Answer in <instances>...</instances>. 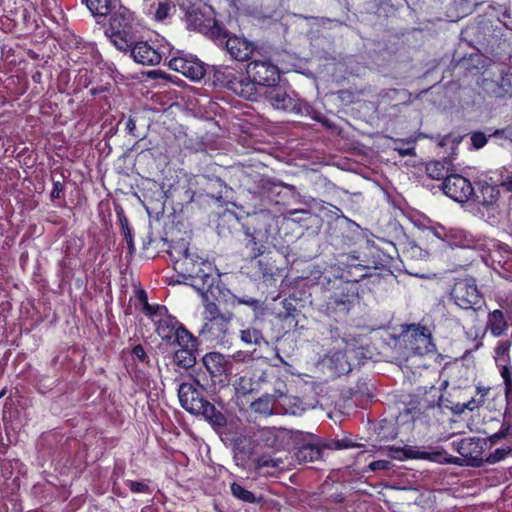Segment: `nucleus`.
<instances>
[{
	"label": "nucleus",
	"instance_id": "1",
	"mask_svg": "<svg viewBox=\"0 0 512 512\" xmlns=\"http://www.w3.org/2000/svg\"><path fill=\"white\" fill-rule=\"evenodd\" d=\"M132 22L133 13L126 7L120 6L111 12L109 26L105 34L121 51H128L135 41Z\"/></svg>",
	"mask_w": 512,
	"mask_h": 512
},
{
	"label": "nucleus",
	"instance_id": "2",
	"mask_svg": "<svg viewBox=\"0 0 512 512\" xmlns=\"http://www.w3.org/2000/svg\"><path fill=\"white\" fill-rule=\"evenodd\" d=\"M358 301V291L353 282L340 283L325 301L324 312L335 320L347 316L352 307Z\"/></svg>",
	"mask_w": 512,
	"mask_h": 512
},
{
	"label": "nucleus",
	"instance_id": "3",
	"mask_svg": "<svg viewBox=\"0 0 512 512\" xmlns=\"http://www.w3.org/2000/svg\"><path fill=\"white\" fill-rule=\"evenodd\" d=\"M205 388L196 379L191 382H183L178 388V397L183 409L197 415L209 401L205 398Z\"/></svg>",
	"mask_w": 512,
	"mask_h": 512
},
{
	"label": "nucleus",
	"instance_id": "4",
	"mask_svg": "<svg viewBox=\"0 0 512 512\" xmlns=\"http://www.w3.org/2000/svg\"><path fill=\"white\" fill-rule=\"evenodd\" d=\"M451 296L462 309L474 308L481 301L476 281L472 277L458 279L451 290Z\"/></svg>",
	"mask_w": 512,
	"mask_h": 512
},
{
	"label": "nucleus",
	"instance_id": "5",
	"mask_svg": "<svg viewBox=\"0 0 512 512\" xmlns=\"http://www.w3.org/2000/svg\"><path fill=\"white\" fill-rule=\"evenodd\" d=\"M248 77L258 86L270 87L280 80L279 69L266 59H254L247 65Z\"/></svg>",
	"mask_w": 512,
	"mask_h": 512
},
{
	"label": "nucleus",
	"instance_id": "6",
	"mask_svg": "<svg viewBox=\"0 0 512 512\" xmlns=\"http://www.w3.org/2000/svg\"><path fill=\"white\" fill-rule=\"evenodd\" d=\"M443 192L459 203H465L474 195V188L471 182L459 174H452L445 178L442 183Z\"/></svg>",
	"mask_w": 512,
	"mask_h": 512
},
{
	"label": "nucleus",
	"instance_id": "7",
	"mask_svg": "<svg viewBox=\"0 0 512 512\" xmlns=\"http://www.w3.org/2000/svg\"><path fill=\"white\" fill-rule=\"evenodd\" d=\"M171 257L174 260V269L183 277L190 278L193 275H197L199 272V266L201 259L189 252L185 245L175 246L170 251Z\"/></svg>",
	"mask_w": 512,
	"mask_h": 512
},
{
	"label": "nucleus",
	"instance_id": "8",
	"mask_svg": "<svg viewBox=\"0 0 512 512\" xmlns=\"http://www.w3.org/2000/svg\"><path fill=\"white\" fill-rule=\"evenodd\" d=\"M482 90L497 99H507L512 97V70H502L496 78H483L481 82Z\"/></svg>",
	"mask_w": 512,
	"mask_h": 512
},
{
	"label": "nucleus",
	"instance_id": "9",
	"mask_svg": "<svg viewBox=\"0 0 512 512\" xmlns=\"http://www.w3.org/2000/svg\"><path fill=\"white\" fill-rule=\"evenodd\" d=\"M487 440L480 437L465 438L457 443L458 453L467 459L470 466L480 467L484 463L483 452Z\"/></svg>",
	"mask_w": 512,
	"mask_h": 512
},
{
	"label": "nucleus",
	"instance_id": "10",
	"mask_svg": "<svg viewBox=\"0 0 512 512\" xmlns=\"http://www.w3.org/2000/svg\"><path fill=\"white\" fill-rule=\"evenodd\" d=\"M476 187L477 190H474V195L471 197L474 203L487 211L496 210L499 207V186L486 180H479L476 182Z\"/></svg>",
	"mask_w": 512,
	"mask_h": 512
},
{
	"label": "nucleus",
	"instance_id": "11",
	"mask_svg": "<svg viewBox=\"0 0 512 512\" xmlns=\"http://www.w3.org/2000/svg\"><path fill=\"white\" fill-rule=\"evenodd\" d=\"M169 67L193 81H199L205 75L203 62L192 55H180L169 61Z\"/></svg>",
	"mask_w": 512,
	"mask_h": 512
},
{
	"label": "nucleus",
	"instance_id": "12",
	"mask_svg": "<svg viewBox=\"0 0 512 512\" xmlns=\"http://www.w3.org/2000/svg\"><path fill=\"white\" fill-rule=\"evenodd\" d=\"M404 337L411 345V349L417 354L432 352L434 345L428 328L425 326H409Z\"/></svg>",
	"mask_w": 512,
	"mask_h": 512
},
{
	"label": "nucleus",
	"instance_id": "13",
	"mask_svg": "<svg viewBox=\"0 0 512 512\" xmlns=\"http://www.w3.org/2000/svg\"><path fill=\"white\" fill-rule=\"evenodd\" d=\"M256 437L260 445L276 450L283 448L291 438L288 430L276 427H263L257 431Z\"/></svg>",
	"mask_w": 512,
	"mask_h": 512
},
{
	"label": "nucleus",
	"instance_id": "14",
	"mask_svg": "<svg viewBox=\"0 0 512 512\" xmlns=\"http://www.w3.org/2000/svg\"><path fill=\"white\" fill-rule=\"evenodd\" d=\"M230 57L237 61H247L256 52L257 49L254 43L247 40L245 37L231 35L226 41L224 46Z\"/></svg>",
	"mask_w": 512,
	"mask_h": 512
},
{
	"label": "nucleus",
	"instance_id": "15",
	"mask_svg": "<svg viewBox=\"0 0 512 512\" xmlns=\"http://www.w3.org/2000/svg\"><path fill=\"white\" fill-rule=\"evenodd\" d=\"M264 96L275 109L294 110L297 107V101L278 83L266 88Z\"/></svg>",
	"mask_w": 512,
	"mask_h": 512
},
{
	"label": "nucleus",
	"instance_id": "16",
	"mask_svg": "<svg viewBox=\"0 0 512 512\" xmlns=\"http://www.w3.org/2000/svg\"><path fill=\"white\" fill-rule=\"evenodd\" d=\"M233 314H225L224 317L205 321L200 334L207 336L209 340L222 341L229 331Z\"/></svg>",
	"mask_w": 512,
	"mask_h": 512
},
{
	"label": "nucleus",
	"instance_id": "17",
	"mask_svg": "<svg viewBox=\"0 0 512 512\" xmlns=\"http://www.w3.org/2000/svg\"><path fill=\"white\" fill-rule=\"evenodd\" d=\"M128 50H130L133 59L142 65L154 66L162 60L161 53L144 41L133 43Z\"/></svg>",
	"mask_w": 512,
	"mask_h": 512
},
{
	"label": "nucleus",
	"instance_id": "18",
	"mask_svg": "<svg viewBox=\"0 0 512 512\" xmlns=\"http://www.w3.org/2000/svg\"><path fill=\"white\" fill-rule=\"evenodd\" d=\"M197 275L190 277L191 286L194 287L202 296L214 286L215 277L213 275L212 264L208 261L201 260Z\"/></svg>",
	"mask_w": 512,
	"mask_h": 512
},
{
	"label": "nucleus",
	"instance_id": "19",
	"mask_svg": "<svg viewBox=\"0 0 512 512\" xmlns=\"http://www.w3.org/2000/svg\"><path fill=\"white\" fill-rule=\"evenodd\" d=\"M307 437L310 439L309 442L300 446L295 452V458L300 464L315 462L322 458L323 446L316 442L314 435L308 434Z\"/></svg>",
	"mask_w": 512,
	"mask_h": 512
},
{
	"label": "nucleus",
	"instance_id": "20",
	"mask_svg": "<svg viewBox=\"0 0 512 512\" xmlns=\"http://www.w3.org/2000/svg\"><path fill=\"white\" fill-rule=\"evenodd\" d=\"M203 416L217 434H222L227 426L226 416L214 404L208 402L197 416Z\"/></svg>",
	"mask_w": 512,
	"mask_h": 512
},
{
	"label": "nucleus",
	"instance_id": "21",
	"mask_svg": "<svg viewBox=\"0 0 512 512\" xmlns=\"http://www.w3.org/2000/svg\"><path fill=\"white\" fill-rule=\"evenodd\" d=\"M202 361L213 378L222 376L229 368L228 360L219 352H210L205 354Z\"/></svg>",
	"mask_w": 512,
	"mask_h": 512
},
{
	"label": "nucleus",
	"instance_id": "22",
	"mask_svg": "<svg viewBox=\"0 0 512 512\" xmlns=\"http://www.w3.org/2000/svg\"><path fill=\"white\" fill-rule=\"evenodd\" d=\"M255 469L263 475L276 476L285 470L284 460L269 454H263L255 460Z\"/></svg>",
	"mask_w": 512,
	"mask_h": 512
},
{
	"label": "nucleus",
	"instance_id": "23",
	"mask_svg": "<svg viewBox=\"0 0 512 512\" xmlns=\"http://www.w3.org/2000/svg\"><path fill=\"white\" fill-rule=\"evenodd\" d=\"M180 328H184V326L175 318L165 317L158 321L156 331L163 341L171 344L176 334L180 332Z\"/></svg>",
	"mask_w": 512,
	"mask_h": 512
},
{
	"label": "nucleus",
	"instance_id": "24",
	"mask_svg": "<svg viewBox=\"0 0 512 512\" xmlns=\"http://www.w3.org/2000/svg\"><path fill=\"white\" fill-rule=\"evenodd\" d=\"M247 177L252 180L254 186L249 190L259 195H270L280 185L275 179L260 174H249Z\"/></svg>",
	"mask_w": 512,
	"mask_h": 512
},
{
	"label": "nucleus",
	"instance_id": "25",
	"mask_svg": "<svg viewBox=\"0 0 512 512\" xmlns=\"http://www.w3.org/2000/svg\"><path fill=\"white\" fill-rule=\"evenodd\" d=\"M230 90L240 97L249 100H257L258 92L256 89V83L248 78L241 77L239 81H230Z\"/></svg>",
	"mask_w": 512,
	"mask_h": 512
},
{
	"label": "nucleus",
	"instance_id": "26",
	"mask_svg": "<svg viewBox=\"0 0 512 512\" xmlns=\"http://www.w3.org/2000/svg\"><path fill=\"white\" fill-rule=\"evenodd\" d=\"M389 456L393 459L404 460V459H432L430 453L425 451H419L415 447H394L388 448Z\"/></svg>",
	"mask_w": 512,
	"mask_h": 512
},
{
	"label": "nucleus",
	"instance_id": "27",
	"mask_svg": "<svg viewBox=\"0 0 512 512\" xmlns=\"http://www.w3.org/2000/svg\"><path fill=\"white\" fill-rule=\"evenodd\" d=\"M283 396V392L280 390H276L275 394H265L259 397L257 400L253 401L250 405V408L259 414L271 415L273 413V403L276 399Z\"/></svg>",
	"mask_w": 512,
	"mask_h": 512
},
{
	"label": "nucleus",
	"instance_id": "28",
	"mask_svg": "<svg viewBox=\"0 0 512 512\" xmlns=\"http://www.w3.org/2000/svg\"><path fill=\"white\" fill-rule=\"evenodd\" d=\"M198 348L176 349L173 354V363L181 368L189 369L197 362Z\"/></svg>",
	"mask_w": 512,
	"mask_h": 512
},
{
	"label": "nucleus",
	"instance_id": "29",
	"mask_svg": "<svg viewBox=\"0 0 512 512\" xmlns=\"http://www.w3.org/2000/svg\"><path fill=\"white\" fill-rule=\"evenodd\" d=\"M85 3L92 15L98 18L97 23H100V19H104L114 9L111 0H85Z\"/></svg>",
	"mask_w": 512,
	"mask_h": 512
},
{
	"label": "nucleus",
	"instance_id": "30",
	"mask_svg": "<svg viewBox=\"0 0 512 512\" xmlns=\"http://www.w3.org/2000/svg\"><path fill=\"white\" fill-rule=\"evenodd\" d=\"M354 351L346 348L345 351H337L331 357V363L339 374H347L352 370V364L349 362L350 354Z\"/></svg>",
	"mask_w": 512,
	"mask_h": 512
},
{
	"label": "nucleus",
	"instance_id": "31",
	"mask_svg": "<svg viewBox=\"0 0 512 512\" xmlns=\"http://www.w3.org/2000/svg\"><path fill=\"white\" fill-rule=\"evenodd\" d=\"M488 327L496 337L501 336L506 331L508 324L501 310H494L489 314Z\"/></svg>",
	"mask_w": 512,
	"mask_h": 512
},
{
	"label": "nucleus",
	"instance_id": "32",
	"mask_svg": "<svg viewBox=\"0 0 512 512\" xmlns=\"http://www.w3.org/2000/svg\"><path fill=\"white\" fill-rule=\"evenodd\" d=\"M246 248L250 250L251 258H257L261 256L265 251L263 241L256 235V232H251L250 229H246Z\"/></svg>",
	"mask_w": 512,
	"mask_h": 512
},
{
	"label": "nucleus",
	"instance_id": "33",
	"mask_svg": "<svg viewBox=\"0 0 512 512\" xmlns=\"http://www.w3.org/2000/svg\"><path fill=\"white\" fill-rule=\"evenodd\" d=\"M170 345L178 346V349H195L198 347L197 338L194 337L185 327L180 328V332L174 337Z\"/></svg>",
	"mask_w": 512,
	"mask_h": 512
},
{
	"label": "nucleus",
	"instance_id": "34",
	"mask_svg": "<svg viewBox=\"0 0 512 512\" xmlns=\"http://www.w3.org/2000/svg\"><path fill=\"white\" fill-rule=\"evenodd\" d=\"M446 161H431L426 165L427 175L431 179L440 180L448 177L449 167Z\"/></svg>",
	"mask_w": 512,
	"mask_h": 512
},
{
	"label": "nucleus",
	"instance_id": "35",
	"mask_svg": "<svg viewBox=\"0 0 512 512\" xmlns=\"http://www.w3.org/2000/svg\"><path fill=\"white\" fill-rule=\"evenodd\" d=\"M240 339L246 344L261 345V343H267L262 332L256 328L248 327L241 330Z\"/></svg>",
	"mask_w": 512,
	"mask_h": 512
},
{
	"label": "nucleus",
	"instance_id": "36",
	"mask_svg": "<svg viewBox=\"0 0 512 512\" xmlns=\"http://www.w3.org/2000/svg\"><path fill=\"white\" fill-rule=\"evenodd\" d=\"M204 300V319L205 321L224 317L225 314H229V311L223 312L220 307L213 301H210L207 295H203Z\"/></svg>",
	"mask_w": 512,
	"mask_h": 512
},
{
	"label": "nucleus",
	"instance_id": "37",
	"mask_svg": "<svg viewBox=\"0 0 512 512\" xmlns=\"http://www.w3.org/2000/svg\"><path fill=\"white\" fill-rule=\"evenodd\" d=\"M283 310L278 313V318L281 320L294 319L298 310L295 297H288L281 301Z\"/></svg>",
	"mask_w": 512,
	"mask_h": 512
},
{
	"label": "nucleus",
	"instance_id": "38",
	"mask_svg": "<svg viewBox=\"0 0 512 512\" xmlns=\"http://www.w3.org/2000/svg\"><path fill=\"white\" fill-rule=\"evenodd\" d=\"M209 35L218 46L224 47L231 33L226 30L223 26L215 22L209 29Z\"/></svg>",
	"mask_w": 512,
	"mask_h": 512
},
{
	"label": "nucleus",
	"instance_id": "39",
	"mask_svg": "<svg viewBox=\"0 0 512 512\" xmlns=\"http://www.w3.org/2000/svg\"><path fill=\"white\" fill-rule=\"evenodd\" d=\"M216 78L222 82L230 90V81H239L242 77L241 74L236 73L234 70L229 69L226 66H220L216 70Z\"/></svg>",
	"mask_w": 512,
	"mask_h": 512
},
{
	"label": "nucleus",
	"instance_id": "40",
	"mask_svg": "<svg viewBox=\"0 0 512 512\" xmlns=\"http://www.w3.org/2000/svg\"><path fill=\"white\" fill-rule=\"evenodd\" d=\"M231 493L234 497L247 503L257 502L256 496L249 490L245 489L242 485L234 482L231 485Z\"/></svg>",
	"mask_w": 512,
	"mask_h": 512
},
{
	"label": "nucleus",
	"instance_id": "41",
	"mask_svg": "<svg viewBox=\"0 0 512 512\" xmlns=\"http://www.w3.org/2000/svg\"><path fill=\"white\" fill-rule=\"evenodd\" d=\"M510 341H502L495 348V362L496 364H502L511 362L510 361Z\"/></svg>",
	"mask_w": 512,
	"mask_h": 512
},
{
	"label": "nucleus",
	"instance_id": "42",
	"mask_svg": "<svg viewBox=\"0 0 512 512\" xmlns=\"http://www.w3.org/2000/svg\"><path fill=\"white\" fill-rule=\"evenodd\" d=\"M52 182H53V189L50 193L51 199H59L63 195L64 191V184H65V177L62 173H53L52 176Z\"/></svg>",
	"mask_w": 512,
	"mask_h": 512
},
{
	"label": "nucleus",
	"instance_id": "43",
	"mask_svg": "<svg viewBox=\"0 0 512 512\" xmlns=\"http://www.w3.org/2000/svg\"><path fill=\"white\" fill-rule=\"evenodd\" d=\"M500 368V374L504 380L505 392L509 396L512 389V366L511 362L497 364Z\"/></svg>",
	"mask_w": 512,
	"mask_h": 512
},
{
	"label": "nucleus",
	"instance_id": "44",
	"mask_svg": "<svg viewBox=\"0 0 512 512\" xmlns=\"http://www.w3.org/2000/svg\"><path fill=\"white\" fill-rule=\"evenodd\" d=\"M118 217H119V222L121 225L122 233L124 235V239L127 243L130 254H132L135 250V247H134V243H133L132 233L129 228L128 219L125 217L124 214H119Z\"/></svg>",
	"mask_w": 512,
	"mask_h": 512
},
{
	"label": "nucleus",
	"instance_id": "45",
	"mask_svg": "<svg viewBox=\"0 0 512 512\" xmlns=\"http://www.w3.org/2000/svg\"><path fill=\"white\" fill-rule=\"evenodd\" d=\"M235 388L237 393L242 395L250 394L255 390L252 378L246 376H242L238 379Z\"/></svg>",
	"mask_w": 512,
	"mask_h": 512
},
{
	"label": "nucleus",
	"instance_id": "46",
	"mask_svg": "<svg viewBox=\"0 0 512 512\" xmlns=\"http://www.w3.org/2000/svg\"><path fill=\"white\" fill-rule=\"evenodd\" d=\"M174 9V5L169 1L159 2L154 13V17L157 21H163L170 16L171 10Z\"/></svg>",
	"mask_w": 512,
	"mask_h": 512
},
{
	"label": "nucleus",
	"instance_id": "47",
	"mask_svg": "<svg viewBox=\"0 0 512 512\" xmlns=\"http://www.w3.org/2000/svg\"><path fill=\"white\" fill-rule=\"evenodd\" d=\"M510 452H511L510 448H498L493 453H490L484 459V462L489 463V464L497 463V462L503 460Z\"/></svg>",
	"mask_w": 512,
	"mask_h": 512
},
{
	"label": "nucleus",
	"instance_id": "48",
	"mask_svg": "<svg viewBox=\"0 0 512 512\" xmlns=\"http://www.w3.org/2000/svg\"><path fill=\"white\" fill-rule=\"evenodd\" d=\"M232 303L233 304L237 303L240 305H247V306L251 307L254 311L258 310L261 306L259 300L249 297V296L238 297V296L234 295Z\"/></svg>",
	"mask_w": 512,
	"mask_h": 512
},
{
	"label": "nucleus",
	"instance_id": "49",
	"mask_svg": "<svg viewBox=\"0 0 512 512\" xmlns=\"http://www.w3.org/2000/svg\"><path fill=\"white\" fill-rule=\"evenodd\" d=\"M355 446L353 443H351L348 440L342 439V440H331L328 443L323 445V448L330 449V450H341L346 449L349 447Z\"/></svg>",
	"mask_w": 512,
	"mask_h": 512
},
{
	"label": "nucleus",
	"instance_id": "50",
	"mask_svg": "<svg viewBox=\"0 0 512 512\" xmlns=\"http://www.w3.org/2000/svg\"><path fill=\"white\" fill-rule=\"evenodd\" d=\"M453 240L451 241L452 245L459 247H470V241L466 239V236L462 231H457L451 234Z\"/></svg>",
	"mask_w": 512,
	"mask_h": 512
},
{
	"label": "nucleus",
	"instance_id": "51",
	"mask_svg": "<svg viewBox=\"0 0 512 512\" xmlns=\"http://www.w3.org/2000/svg\"><path fill=\"white\" fill-rule=\"evenodd\" d=\"M488 139L483 132H474L471 135V142L474 148L480 149L484 147L487 143Z\"/></svg>",
	"mask_w": 512,
	"mask_h": 512
},
{
	"label": "nucleus",
	"instance_id": "52",
	"mask_svg": "<svg viewBox=\"0 0 512 512\" xmlns=\"http://www.w3.org/2000/svg\"><path fill=\"white\" fill-rule=\"evenodd\" d=\"M391 466H392V464L388 460H377V461L371 462L369 464L368 468L371 471H376V470H387V469H390Z\"/></svg>",
	"mask_w": 512,
	"mask_h": 512
},
{
	"label": "nucleus",
	"instance_id": "53",
	"mask_svg": "<svg viewBox=\"0 0 512 512\" xmlns=\"http://www.w3.org/2000/svg\"><path fill=\"white\" fill-rule=\"evenodd\" d=\"M132 354L141 362H146L147 361V355H146V352L143 348L142 345H136L133 349H132Z\"/></svg>",
	"mask_w": 512,
	"mask_h": 512
},
{
	"label": "nucleus",
	"instance_id": "54",
	"mask_svg": "<svg viewBox=\"0 0 512 512\" xmlns=\"http://www.w3.org/2000/svg\"><path fill=\"white\" fill-rule=\"evenodd\" d=\"M128 486L130 490L135 493L144 492L148 488V486L145 483L137 481H130Z\"/></svg>",
	"mask_w": 512,
	"mask_h": 512
},
{
	"label": "nucleus",
	"instance_id": "55",
	"mask_svg": "<svg viewBox=\"0 0 512 512\" xmlns=\"http://www.w3.org/2000/svg\"><path fill=\"white\" fill-rule=\"evenodd\" d=\"M499 432V435L500 437H507L508 435H510L512 433V425L510 422L508 421H504L502 423V426L500 428V430L498 431Z\"/></svg>",
	"mask_w": 512,
	"mask_h": 512
},
{
	"label": "nucleus",
	"instance_id": "56",
	"mask_svg": "<svg viewBox=\"0 0 512 512\" xmlns=\"http://www.w3.org/2000/svg\"><path fill=\"white\" fill-rule=\"evenodd\" d=\"M499 187L505 188L507 191H512V174L507 175L505 178L501 180L499 184H497Z\"/></svg>",
	"mask_w": 512,
	"mask_h": 512
},
{
	"label": "nucleus",
	"instance_id": "57",
	"mask_svg": "<svg viewBox=\"0 0 512 512\" xmlns=\"http://www.w3.org/2000/svg\"><path fill=\"white\" fill-rule=\"evenodd\" d=\"M395 150L398 151L399 154L402 155V156L414 155V147L413 146H410V147H407V148L396 146Z\"/></svg>",
	"mask_w": 512,
	"mask_h": 512
},
{
	"label": "nucleus",
	"instance_id": "58",
	"mask_svg": "<svg viewBox=\"0 0 512 512\" xmlns=\"http://www.w3.org/2000/svg\"><path fill=\"white\" fill-rule=\"evenodd\" d=\"M138 299H139V301L141 303H143L145 310L150 312L151 311V306L148 304L147 294H146L145 291H143V290L139 291Z\"/></svg>",
	"mask_w": 512,
	"mask_h": 512
},
{
	"label": "nucleus",
	"instance_id": "59",
	"mask_svg": "<svg viewBox=\"0 0 512 512\" xmlns=\"http://www.w3.org/2000/svg\"><path fill=\"white\" fill-rule=\"evenodd\" d=\"M126 130L129 134L135 136L134 132L136 130V121L132 117H129L126 122Z\"/></svg>",
	"mask_w": 512,
	"mask_h": 512
},
{
	"label": "nucleus",
	"instance_id": "60",
	"mask_svg": "<svg viewBox=\"0 0 512 512\" xmlns=\"http://www.w3.org/2000/svg\"><path fill=\"white\" fill-rule=\"evenodd\" d=\"M504 437H500L499 432L494 433L493 435L489 436L486 440L489 441L490 446L496 444L499 440L503 439Z\"/></svg>",
	"mask_w": 512,
	"mask_h": 512
},
{
	"label": "nucleus",
	"instance_id": "61",
	"mask_svg": "<svg viewBox=\"0 0 512 512\" xmlns=\"http://www.w3.org/2000/svg\"><path fill=\"white\" fill-rule=\"evenodd\" d=\"M504 138L512 142V124L504 128Z\"/></svg>",
	"mask_w": 512,
	"mask_h": 512
},
{
	"label": "nucleus",
	"instance_id": "62",
	"mask_svg": "<svg viewBox=\"0 0 512 512\" xmlns=\"http://www.w3.org/2000/svg\"><path fill=\"white\" fill-rule=\"evenodd\" d=\"M288 214L290 216H293V215H297V214H309V212L305 209H294V210H290L288 212Z\"/></svg>",
	"mask_w": 512,
	"mask_h": 512
},
{
	"label": "nucleus",
	"instance_id": "63",
	"mask_svg": "<svg viewBox=\"0 0 512 512\" xmlns=\"http://www.w3.org/2000/svg\"><path fill=\"white\" fill-rule=\"evenodd\" d=\"M390 92L393 93V94H403L404 96H410L408 91L404 90V89H402V90L392 89V90H390Z\"/></svg>",
	"mask_w": 512,
	"mask_h": 512
},
{
	"label": "nucleus",
	"instance_id": "64",
	"mask_svg": "<svg viewBox=\"0 0 512 512\" xmlns=\"http://www.w3.org/2000/svg\"><path fill=\"white\" fill-rule=\"evenodd\" d=\"M41 77H42V74L41 72H35L33 75H32V79L35 83H40L41 81Z\"/></svg>",
	"mask_w": 512,
	"mask_h": 512
}]
</instances>
